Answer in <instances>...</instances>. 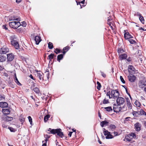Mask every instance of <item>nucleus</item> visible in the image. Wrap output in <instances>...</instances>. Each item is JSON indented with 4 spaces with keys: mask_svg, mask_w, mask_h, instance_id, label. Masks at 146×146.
Masks as SVG:
<instances>
[{
    "mask_svg": "<svg viewBox=\"0 0 146 146\" xmlns=\"http://www.w3.org/2000/svg\"><path fill=\"white\" fill-rule=\"evenodd\" d=\"M15 82L18 85L20 86H21V84L20 83V82L18 81L17 77L16 76V74H15Z\"/></svg>",
    "mask_w": 146,
    "mask_h": 146,
    "instance_id": "c85d7f7f",
    "label": "nucleus"
},
{
    "mask_svg": "<svg viewBox=\"0 0 146 146\" xmlns=\"http://www.w3.org/2000/svg\"><path fill=\"white\" fill-rule=\"evenodd\" d=\"M54 57H56V55H55L54 54L51 53L48 55V58L50 60V62L53 58Z\"/></svg>",
    "mask_w": 146,
    "mask_h": 146,
    "instance_id": "6ab92c4d",
    "label": "nucleus"
},
{
    "mask_svg": "<svg viewBox=\"0 0 146 146\" xmlns=\"http://www.w3.org/2000/svg\"><path fill=\"white\" fill-rule=\"evenodd\" d=\"M5 120L7 121H11L13 119V118L12 117H9L7 115L5 116L4 118Z\"/></svg>",
    "mask_w": 146,
    "mask_h": 146,
    "instance_id": "412c9836",
    "label": "nucleus"
},
{
    "mask_svg": "<svg viewBox=\"0 0 146 146\" xmlns=\"http://www.w3.org/2000/svg\"><path fill=\"white\" fill-rule=\"evenodd\" d=\"M121 107H119L118 108V110H118V112H119V111H120L121 110Z\"/></svg>",
    "mask_w": 146,
    "mask_h": 146,
    "instance_id": "69168bd1",
    "label": "nucleus"
},
{
    "mask_svg": "<svg viewBox=\"0 0 146 146\" xmlns=\"http://www.w3.org/2000/svg\"><path fill=\"white\" fill-rule=\"evenodd\" d=\"M6 58L5 57L0 55V62H3L6 60Z\"/></svg>",
    "mask_w": 146,
    "mask_h": 146,
    "instance_id": "cd10ccee",
    "label": "nucleus"
},
{
    "mask_svg": "<svg viewBox=\"0 0 146 146\" xmlns=\"http://www.w3.org/2000/svg\"><path fill=\"white\" fill-rule=\"evenodd\" d=\"M139 87L142 88L146 86V80L145 79H143L139 81L138 83Z\"/></svg>",
    "mask_w": 146,
    "mask_h": 146,
    "instance_id": "6e6552de",
    "label": "nucleus"
},
{
    "mask_svg": "<svg viewBox=\"0 0 146 146\" xmlns=\"http://www.w3.org/2000/svg\"><path fill=\"white\" fill-rule=\"evenodd\" d=\"M128 78L129 81L131 82H134L135 81L136 79V77L135 76L132 74H131L128 75Z\"/></svg>",
    "mask_w": 146,
    "mask_h": 146,
    "instance_id": "9b49d317",
    "label": "nucleus"
},
{
    "mask_svg": "<svg viewBox=\"0 0 146 146\" xmlns=\"http://www.w3.org/2000/svg\"><path fill=\"white\" fill-rule=\"evenodd\" d=\"M134 104L137 107H139L141 106L140 103L138 100H136Z\"/></svg>",
    "mask_w": 146,
    "mask_h": 146,
    "instance_id": "c9c22d12",
    "label": "nucleus"
},
{
    "mask_svg": "<svg viewBox=\"0 0 146 146\" xmlns=\"http://www.w3.org/2000/svg\"><path fill=\"white\" fill-rule=\"evenodd\" d=\"M0 107L2 108H7L8 107V104L5 102H0Z\"/></svg>",
    "mask_w": 146,
    "mask_h": 146,
    "instance_id": "dca6fc26",
    "label": "nucleus"
},
{
    "mask_svg": "<svg viewBox=\"0 0 146 146\" xmlns=\"http://www.w3.org/2000/svg\"><path fill=\"white\" fill-rule=\"evenodd\" d=\"M139 19L142 23L144 24V20L143 16H140L139 17Z\"/></svg>",
    "mask_w": 146,
    "mask_h": 146,
    "instance_id": "ea45409f",
    "label": "nucleus"
},
{
    "mask_svg": "<svg viewBox=\"0 0 146 146\" xmlns=\"http://www.w3.org/2000/svg\"><path fill=\"white\" fill-rule=\"evenodd\" d=\"M139 112L140 113V115H144V113H145V111L142 109H141Z\"/></svg>",
    "mask_w": 146,
    "mask_h": 146,
    "instance_id": "c03bdc74",
    "label": "nucleus"
},
{
    "mask_svg": "<svg viewBox=\"0 0 146 146\" xmlns=\"http://www.w3.org/2000/svg\"><path fill=\"white\" fill-rule=\"evenodd\" d=\"M134 126L135 130L136 131H139L141 130V125L139 123L137 122L135 124Z\"/></svg>",
    "mask_w": 146,
    "mask_h": 146,
    "instance_id": "f8f14e48",
    "label": "nucleus"
},
{
    "mask_svg": "<svg viewBox=\"0 0 146 146\" xmlns=\"http://www.w3.org/2000/svg\"><path fill=\"white\" fill-rule=\"evenodd\" d=\"M2 126L3 128H7L8 127V126L5 123H3L2 124Z\"/></svg>",
    "mask_w": 146,
    "mask_h": 146,
    "instance_id": "13d9d810",
    "label": "nucleus"
},
{
    "mask_svg": "<svg viewBox=\"0 0 146 146\" xmlns=\"http://www.w3.org/2000/svg\"><path fill=\"white\" fill-rule=\"evenodd\" d=\"M130 118L129 117H128L125 118L124 121L125 122L127 121H128L129 120V119H130Z\"/></svg>",
    "mask_w": 146,
    "mask_h": 146,
    "instance_id": "bf43d9fd",
    "label": "nucleus"
},
{
    "mask_svg": "<svg viewBox=\"0 0 146 146\" xmlns=\"http://www.w3.org/2000/svg\"><path fill=\"white\" fill-rule=\"evenodd\" d=\"M110 94L111 95V93H110V92L109 91L107 93L106 96H110Z\"/></svg>",
    "mask_w": 146,
    "mask_h": 146,
    "instance_id": "680f3d73",
    "label": "nucleus"
},
{
    "mask_svg": "<svg viewBox=\"0 0 146 146\" xmlns=\"http://www.w3.org/2000/svg\"><path fill=\"white\" fill-rule=\"evenodd\" d=\"M56 51H54V52L56 54H57L58 53H60V50L58 48H57L56 49Z\"/></svg>",
    "mask_w": 146,
    "mask_h": 146,
    "instance_id": "a18cd8bd",
    "label": "nucleus"
},
{
    "mask_svg": "<svg viewBox=\"0 0 146 146\" xmlns=\"http://www.w3.org/2000/svg\"><path fill=\"white\" fill-rule=\"evenodd\" d=\"M104 109H106V111H112V109L111 106H109L107 107L104 108Z\"/></svg>",
    "mask_w": 146,
    "mask_h": 146,
    "instance_id": "473e14b6",
    "label": "nucleus"
},
{
    "mask_svg": "<svg viewBox=\"0 0 146 146\" xmlns=\"http://www.w3.org/2000/svg\"><path fill=\"white\" fill-rule=\"evenodd\" d=\"M113 105L114 106L113 107V111L115 112H118V110H118V108L117 106L115 104H114Z\"/></svg>",
    "mask_w": 146,
    "mask_h": 146,
    "instance_id": "7c9ffc66",
    "label": "nucleus"
},
{
    "mask_svg": "<svg viewBox=\"0 0 146 146\" xmlns=\"http://www.w3.org/2000/svg\"><path fill=\"white\" fill-rule=\"evenodd\" d=\"M97 84L98 86H97V88L98 90H100L101 87V84L98 81L97 82Z\"/></svg>",
    "mask_w": 146,
    "mask_h": 146,
    "instance_id": "72a5a7b5",
    "label": "nucleus"
},
{
    "mask_svg": "<svg viewBox=\"0 0 146 146\" xmlns=\"http://www.w3.org/2000/svg\"><path fill=\"white\" fill-rule=\"evenodd\" d=\"M120 57L121 60L126 59L127 57V55L125 54H121L120 55Z\"/></svg>",
    "mask_w": 146,
    "mask_h": 146,
    "instance_id": "a878e982",
    "label": "nucleus"
},
{
    "mask_svg": "<svg viewBox=\"0 0 146 146\" xmlns=\"http://www.w3.org/2000/svg\"><path fill=\"white\" fill-rule=\"evenodd\" d=\"M133 115L135 117H138L140 116V113L139 111H133L132 113Z\"/></svg>",
    "mask_w": 146,
    "mask_h": 146,
    "instance_id": "4be33fe9",
    "label": "nucleus"
},
{
    "mask_svg": "<svg viewBox=\"0 0 146 146\" xmlns=\"http://www.w3.org/2000/svg\"><path fill=\"white\" fill-rule=\"evenodd\" d=\"M2 111L3 113L5 115H8L9 114L10 112V110L8 109H3Z\"/></svg>",
    "mask_w": 146,
    "mask_h": 146,
    "instance_id": "aec40b11",
    "label": "nucleus"
},
{
    "mask_svg": "<svg viewBox=\"0 0 146 146\" xmlns=\"http://www.w3.org/2000/svg\"><path fill=\"white\" fill-rule=\"evenodd\" d=\"M9 52V49L6 46H4L0 49V54H6Z\"/></svg>",
    "mask_w": 146,
    "mask_h": 146,
    "instance_id": "0eeeda50",
    "label": "nucleus"
},
{
    "mask_svg": "<svg viewBox=\"0 0 146 146\" xmlns=\"http://www.w3.org/2000/svg\"><path fill=\"white\" fill-rule=\"evenodd\" d=\"M51 133L53 134H57V135L59 137L62 138L64 136V134L61 131V129H53L51 131Z\"/></svg>",
    "mask_w": 146,
    "mask_h": 146,
    "instance_id": "f03ea898",
    "label": "nucleus"
},
{
    "mask_svg": "<svg viewBox=\"0 0 146 146\" xmlns=\"http://www.w3.org/2000/svg\"><path fill=\"white\" fill-rule=\"evenodd\" d=\"M5 98V96L4 95H0V100H4Z\"/></svg>",
    "mask_w": 146,
    "mask_h": 146,
    "instance_id": "3c124183",
    "label": "nucleus"
},
{
    "mask_svg": "<svg viewBox=\"0 0 146 146\" xmlns=\"http://www.w3.org/2000/svg\"><path fill=\"white\" fill-rule=\"evenodd\" d=\"M110 128L111 129H115L116 128V127L114 125L111 124L110 126Z\"/></svg>",
    "mask_w": 146,
    "mask_h": 146,
    "instance_id": "37998d69",
    "label": "nucleus"
},
{
    "mask_svg": "<svg viewBox=\"0 0 146 146\" xmlns=\"http://www.w3.org/2000/svg\"><path fill=\"white\" fill-rule=\"evenodd\" d=\"M109 103L108 100H106V99H104L103 100V104H107Z\"/></svg>",
    "mask_w": 146,
    "mask_h": 146,
    "instance_id": "49530a36",
    "label": "nucleus"
},
{
    "mask_svg": "<svg viewBox=\"0 0 146 146\" xmlns=\"http://www.w3.org/2000/svg\"><path fill=\"white\" fill-rule=\"evenodd\" d=\"M11 43V44L14 46L16 49H19V44L18 42L16 40V38L14 35L10 37Z\"/></svg>",
    "mask_w": 146,
    "mask_h": 146,
    "instance_id": "f257e3e1",
    "label": "nucleus"
},
{
    "mask_svg": "<svg viewBox=\"0 0 146 146\" xmlns=\"http://www.w3.org/2000/svg\"><path fill=\"white\" fill-rule=\"evenodd\" d=\"M44 137L46 138L45 141L47 142L48 140V139L50 137V136L48 135H44Z\"/></svg>",
    "mask_w": 146,
    "mask_h": 146,
    "instance_id": "79ce46f5",
    "label": "nucleus"
},
{
    "mask_svg": "<svg viewBox=\"0 0 146 146\" xmlns=\"http://www.w3.org/2000/svg\"><path fill=\"white\" fill-rule=\"evenodd\" d=\"M33 90H34V92L38 94L39 93L40 91L39 89L37 87H36L34 88L33 89Z\"/></svg>",
    "mask_w": 146,
    "mask_h": 146,
    "instance_id": "4c0bfd02",
    "label": "nucleus"
},
{
    "mask_svg": "<svg viewBox=\"0 0 146 146\" xmlns=\"http://www.w3.org/2000/svg\"><path fill=\"white\" fill-rule=\"evenodd\" d=\"M115 136H116L118 134V133L117 132L114 131L113 132Z\"/></svg>",
    "mask_w": 146,
    "mask_h": 146,
    "instance_id": "774afa93",
    "label": "nucleus"
},
{
    "mask_svg": "<svg viewBox=\"0 0 146 146\" xmlns=\"http://www.w3.org/2000/svg\"><path fill=\"white\" fill-rule=\"evenodd\" d=\"M48 47L50 49H52L53 48V45L51 42H49L48 44Z\"/></svg>",
    "mask_w": 146,
    "mask_h": 146,
    "instance_id": "f704fd0d",
    "label": "nucleus"
},
{
    "mask_svg": "<svg viewBox=\"0 0 146 146\" xmlns=\"http://www.w3.org/2000/svg\"><path fill=\"white\" fill-rule=\"evenodd\" d=\"M37 77H38L39 79V82L41 83L42 84H43V81L44 80L43 78V74L42 72H41L40 71L39 72L38 71H37ZM43 84H45L44 83H43Z\"/></svg>",
    "mask_w": 146,
    "mask_h": 146,
    "instance_id": "39448f33",
    "label": "nucleus"
},
{
    "mask_svg": "<svg viewBox=\"0 0 146 146\" xmlns=\"http://www.w3.org/2000/svg\"><path fill=\"white\" fill-rule=\"evenodd\" d=\"M3 29L5 30H7L8 29L6 27V25H3Z\"/></svg>",
    "mask_w": 146,
    "mask_h": 146,
    "instance_id": "052dcab7",
    "label": "nucleus"
},
{
    "mask_svg": "<svg viewBox=\"0 0 146 146\" xmlns=\"http://www.w3.org/2000/svg\"><path fill=\"white\" fill-rule=\"evenodd\" d=\"M63 57V56L62 54H60L57 56V60L59 62H60V60H62Z\"/></svg>",
    "mask_w": 146,
    "mask_h": 146,
    "instance_id": "393cba45",
    "label": "nucleus"
},
{
    "mask_svg": "<svg viewBox=\"0 0 146 146\" xmlns=\"http://www.w3.org/2000/svg\"><path fill=\"white\" fill-rule=\"evenodd\" d=\"M9 25L11 27L14 29H17L20 26L21 24L19 21L18 22L13 21L10 22Z\"/></svg>",
    "mask_w": 146,
    "mask_h": 146,
    "instance_id": "7ed1b4c3",
    "label": "nucleus"
},
{
    "mask_svg": "<svg viewBox=\"0 0 146 146\" xmlns=\"http://www.w3.org/2000/svg\"><path fill=\"white\" fill-rule=\"evenodd\" d=\"M126 100L128 106H129V108L131 109L132 108V105L129 99L128 98H126Z\"/></svg>",
    "mask_w": 146,
    "mask_h": 146,
    "instance_id": "5701e85b",
    "label": "nucleus"
},
{
    "mask_svg": "<svg viewBox=\"0 0 146 146\" xmlns=\"http://www.w3.org/2000/svg\"><path fill=\"white\" fill-rule=\"evenodd\" d=\"M42 143H43L42 146H46V143L47 142H46L45 141H43Z\"/></svg>",
    "mask_w": 146,
    "mask_h": 146,
    "instance_id": "6e6d98bb",
    "label": "nucleus"
},
{
    "mask_svg": "<svg viewBox=\"0 0 146 146\" xmlns=\"http://www.w3.org/2000/svg\"><path fill=\"white\" fill-rule=\"evenodd\" d=\"M19 120L21 123L23 124V122L25 121V118L24 117H23L22 116H21L19 118Z\"/></svg>",
    "mask_w": 146,
    "mask_h": 146,
    "instance_id": "c756f323",
    "label": "nucleus"
},
{
    "mask_svg": "<svg viewBox=\"0 0 146 146\" xmlns=\"http://www.w3.org/2000/svg\"><path fill=\"white\" fill-rule=\"evenodd\" d=\"M70 47L68 46H66L65 47H64L63 49V53L64 54L69 49Z\"/></svg>",
    "mask_w": 146,
    "mask_h": 146,
    "instance_id": "b1692460",
    "label": "nucleus"
},
{
    "mask_svg": "<svg viewBox=\"0 0 146 146\" xmlns=\"http://www.w3.org/2000/svg\"><path fill=\"white\" fill-rule=\"evenodd\" d=\"M120 79L121 81V82L123 83V84H125V82L123 78V77L121 76H120Z\"/></svg>",
    "mask_w": 146,
    "mask_h": 146,
    "instance_id": "de8ad7c7",
    "label": "nucleus"
},
{
    "mask_svg": "<svg viewBox=\"0 0 146 146\" xmlns=\"http://www.w3.org/2000/svg\"><path fill=\"white\" fill-rule=\"evenodd\" d=\"M50 116L49 115H46L44 118V121L45 122H46L48 120V118H50Z\"/></svg>",
    "mask_w": 146,
    "mask_h": 146,
    "instance_id": "2f4dec72",
    "label": "nucleus"
},
{
    "mask_svg": "<svg viewBox=\"0 0 146 146\" xmlns=\"http://www.w3.org/2000/svg\"><path fill=\"white\" fill-rule=\"evenodd\" d=\"M28 119L29 120V121L30 122V123L31 125H32V119L31 118V117L30 116H29L28 117Z\"/></svg>",
    "mask_w": 146,
    "mask_h": 146,
    "instance_id": "09e8293b",
    "label": "nucleus"
},
{
    "mask_svg": "<svg viewBox=\"0 0 146 146\" xmlns=\"http://www.w3.org/2000/svg\"><path fill=\"white\" fill-rule=\"evenodd\" d=\"M117 51L118 53H121L123 52V49L119 48L118 49Z\"/></svg>",
    "mask_w": 146,
    "mask_h": 146,
    "instance_id": "603ef678",
    "label": "nucleus"
},
{
    "mask_svg": "<svg viewBox=\"0 0 146 146\" xmlns=\"http://www.w3.org/2000/svg\"><path fill=\"white\" fill-rule=\"evenodd\" d=\"M9 21L16 20L18 21H20V18L17 16L13 15L10 16L9 18Z\"/></svg>",
    "mask_w": 146,
    "mask_h": 146,
    "instance_id": "9d476101",
    "label": "nucleus"
},
{
    "mask_svg": "<svg viewBox=\"0 0 146 146\" xmlns=\"http://www.w3.org/2000/svg\"><path fill=\"white\" fill-rule=\"evenodd\" d=\"M48 69H47L46 70V72H48L47 73V79H48L49 78V70H48Z\"/></svg>",
    "mask_w": 146,
    "mask_h": 146,
    "instance_id": "5fc2aeb1",
    "label": "nucleus"
},
{
    "mask_svg": "<svg viewBox=\"0 0 146 146\" xmlns=\"http://www.w3.org/2000/svg\"><path fill=\"white\" fill-rule=\"evenodd\" d=\"M129 41L130 42V43L131 44H134L136 42V41L135 40L132 39H131V38H130L129 39Z\"/></svg>",
    "mask_w": 146,
    "mask_h": 146,
    "instance_id": "58836bf2",
    "label": "nucleus"
},
{
    "mask_svg": "<svg viewBox=\"0 0 146 146\" xmlns=\"http://www.w3.org/2000/svg\"><path fill=\"white\" fill-rule=\"evenodd\" d=\"M34 40L35 41L36 44L37 45L39 44L41 40L40 37L39 36H36L35 37Z\"/></svg>",
    "mask_w": 146,
    "mask_h": 146,
    "instance_id": "ddd939ff",
    "label": "nucleus"
},
{
    "mask_svg": "<svg viewBox=\"0 0 146 146\" xmlns=\"http://www.w3.org/2000/svg\"><path fill=\"white\" fill-rule=\"evenodd\" d=\"M111 95L113 98H115L119 96V94L117 90H112L111 92Z\"/></svg>",
    "mask_w": 146,
    "mask_h": 146,
    "instance_id": "20e7f679",
    "label": "nucleus"
},
{
    "mask_svg": "<svg viewBox=\"0 0 146 146\" xmlns=\"http://www.w3.org/2000/svg\"><path fill=\"white\" fill-rule=\"evenodd\" d=\"M21 25H22L23 27H25L27 25V24L25 21H23L21 22Z\"/></svg>",
    "mask_w": 146,
    "mask_h": 146,
    "instance_id": "864d4df0",
    "label": "nucleus"
},
{
    "mask_svg": "<svg viewBox=\"0 0 146 146\" xmlns=\"http://www.w3.org/2000/svg\"><path fill=\"white\" fill-rule=\"evenodd\" d=\"M125 102V99L122 97H118L116 100L117 104L118 106L123 104Z\"/></svg>",
    "mask_w": 146,
    "mask_h": 146,
    "instance_id": "423d86ee",
    "label": "nucleus"
},
{
    "mask_svg": "<svg viewBox=\"0 0 146 146\" xmlns=\"http://www.w3.org/2000/svg\"><path fill=\"white\" fill-rule=\"evenodd\" d=\"M101 73L102 76L104 77L105 78L106 76V74H104L103 72L101 71Z\"/></svg>",
    "mask_w": 146,
    "mask_h": 146,
    "instance_id": "4d7b16f0",
    "label": "nucleus"
},
{
    "mask_svg": "<svg viewBox=\"0 0 146 146\" xmlns=\"http://www.w3.org/2000/svg\"><path fill=\"white\" fill-rule=\"evenodd\" d=\"M8 85L9 86L12 88H14L15 87L14 85L11 82H8Z\"/></svg>",
    "mask_w": 146,
    "mask_h": 146,
    "instance_id": "a19ab883",
    "label": "nucleus"
},
{
    "mask_svg": "<svg viewBox=\"0 0 146 146\" xmlns=\"http://www.w3.org/2000/svg\"><path fill=\"white\" fill-rule=\"evenodd\" d=\"M8 129L10 130L11 132H14L15 131V129L11 127H8Z\"/></svg>",
    "mask_w": 146,
    "mask_h": 146,
    "instance_id": "8fccbe9b",
    "label": "nucleus"
},
{
    "mask_svg": "<svg viewBox=\"0 0 146 146\" xmlns=\"http://www.w3.org/2000/svg\"><path fill=\"white\" fill-rule=\"evenodd\" d=\"M129 135L130 136V137H131V138H132V139L133 138H135L136 137V135L135 133H131Z\"/></svg>",
    "mask_w": 146,
    "mask_h": 146,
    "instance_id": "e433bc0d",
    "label": "nucleus"
},
{
    "mask_svg": "<svg viewBox=\"0 0 146 146\" xmlns=\"http://www.w3.org/2000/svg\"><path fill=\"white\" fill-rule=\"evenodd\" d=\"M109 123L108 122L106 121H102L100 123L101 126L102 127H103L104 126L107 125Z\"/></svg>",
    "mask_w": 146,
    "mask_h": 146,
    "instance_id": "a211bd4d",
    "label": "nucleus"
},
{
    "mask_svg": "<svg viewBox=\"0 0 146 146\" xmlns=\"http://www.w3.org/2000/svg\"><path fill=\"white\" fill-rule=\"evenodd\" d=\"M14 56L12 53L7 54V59L8 61H11L14 58Z\"/></svg>",
    "mask_w": 146,
    "mask_h": 146,
    "instance_id": "4468645a",
    "label": "nucleus"
},
{
    "mask_svg": "<svg viewBox=\"0 0 146 146\" xmlns=\"http://www.w3.org/2000/svg\"><path fill=\"white\" fill-rule=\"evenodd\" d=\"M135 69L132 65H129L128 66V71L129 72H135Z\"/></svg>",
    "mask_w": 146,
    "mask_h": 146,
    "instance_id": "f3484780",
    "label": "nucleus"
},
{
    "mask_svg": "<svg viewBox=\"0 0 146 146\" xmlns=\"http://www.w3.org/2000/svg\"><path fill=\"white\" fill-rule=\"evenodd\" d=\"M107 23L108 25H109L110 26H111V24H112V23L110 21H108Z\"/></svg>",
    "mask_w": 146,
    "mask_h": 146,
    "instance_id": "338daca9",
    "label": "nucleus"
},
{
    "mask_svg": "<svg viewBox=\"0 0 146 146\" xmlns=\"http://www.w3.org/2000/svg\"><path fill=\"white\" fill-rule=\"evenodd\" d=\"M104 134L106 136V139H111L113 138L112 135L110 134V133L108 131H104Z\"/></svg>",
    "mask_w": 146,
    "mask_h": 146,
    "instance_id": "1a4fd4ad",
    "label": "nucleus"
},
{
    "mask_svg": "<svg viewBox=\"0 0 146 146\" xmlns=\"http://www.w3.org/2000/svg\"><path fill=\"white\" fill-rule=\"evenodd\" d=\"M127 60L128 62H130L131 61V59L129 57L127 59Z\"/></svg>",
    "mask_w": 146,
    "mask_h": 146,
    "instance_id": "0e129e2a",
    "label": "nucleus"
},
{
    "mask_svg": "<svg viewBox=\"0 0 146 146\" xmlns=\"http://www.w3.org/2000/svg\"><path fill=\"white\" fill-rule=\"evenodd\" d=\"M72 133H73L72 132H70L69 133H68V136H70V137H71L72 135Z\"/></svg>",
    "mask_w": 146,
    "mask_h": 146,
    "instance_id": "e2e57ef3",
    "label": "nucleus"
},
{
    "mask_svg": "<svg viewBox=\"0 0 146 146\" xmlns=\"http://www.w3.org/2000/svg\"><path fill=\"white\" fill-rule=\"evenodd\" d=\"M124 37L126 39H129L133 38V37L128 32L125 33L124 34Z\"/></svg>",
    "mask_w": 146,
    "mask_h": 146,
    "instance_id": "2eb2a0df",
    "label": "nucleus"
},
{
    "mask_svg": "<svg viewBox=\"0 0 146 146\" xmlns=\"http://www.w3.org/2000/svg\"><path fill=\"white\" fill-rule=\"evenodd\" d=\"M125 139L126 141H131L132 139L131 137H130V136L129 135H127L125 137Z\"/></svg>",
    "mask_w": 146,
    "mask_h": 146,
    "instance_id": "bb28decb",
    "label": "nucleus"
}]
</instances>
